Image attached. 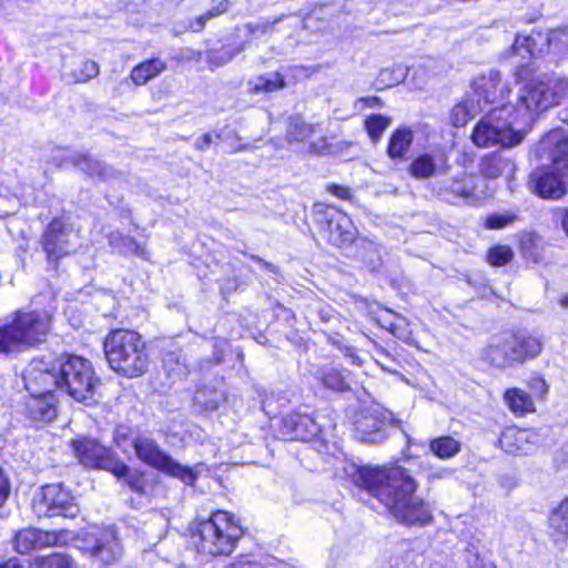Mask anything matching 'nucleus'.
Wrapping results in <instances>:
<instances>
[{
    "label": "nucleus",
    "instance_id": "nucleus-54",
    "mask_svg": "<svg viewBox=\"0 0 568 568\" xmlns=\"http://www.w3.org/2000/svg\"><path fill=\"white\" fill-rule=\"evenodd\" d=\"M327 192L342 200H351L352 192L349 187L336 184H329L326 187Z\"/></svg>",
    "mask_w": 568,
    "mask_h": 568
},
{
    "label": "nucleus",
    "instance_id": "nucleus-2",
    "mask_svg": "<svg viewBox=\"0 0 568 568\" xmlns=\"http://www.w3.org/2000/svg\"><path fill=\"white\" fill-rule=\"evenodd\" d=\"M565 98H568V79L551 81L536 78L519 89L515 103H507L506 106L513 109V116L519 126L527 129L541 112Z\"/></svg>",
    "mask_w": 568,
    "mask_h": 568
},
{
    "label": "nucleus",
    "instance_id": "nucleus-33",
    "mask_svg": "<svg viewBox=\"0 0 568 568\" xmlns=\"http://www.w3.org/2000/svg\"><path fill=\"white\" fill-rule=\"evenodd\" d=\"M165 69V62L160 59L146 60L133 68L130 74L131 80L135 85H143L158 77Z\"/></svg>",
    "mask_w": 568,
    "mask_h": 568
},
{
    "label": "nucleus",
    "instance_id": "nucleus-10",
    "mask_svg": "<svg viewBox=\"0 0 568 568\" xmlns=\"http://www.w3.org/2000/svg\"><path fill=\"white\" fill-rule=\"evenodd\" d=\"M71 448L79 463L87 468H100L112 474H122L126 469V464L93 438L77 437L72 439Z\"/></svg>",
    "mask_w": 568,
    "mask_h": 568
},
{
    "label": "nucleus",
    "instance_id": "nucleus-9",
    "mask_svg": "<svg viewBox=\"0 0 568 568\" xmlns=\"http://www.w3.org/2000/svg\"><path fill=\"white\" fill-rule=\"evenodd\" d=\"M131 443L135 456L146 466L178 478L185 485L193 486L196 483L199 473L194 468L184 466L173 459L153 437L138 434L132 438Z\"/></svg>",
    "mask_w": 568,
    "mask_h": 568
},
{
    "label": "nucleus",
    "instance_id": "nucleus-22",
    "mask_svg": "<svg viewBox=\"0 0 568 568\" xmlns=\"http://www.w3.org/2000/svg\"><path fill=\"white\" fill-rule=\"evenodd\" d=\"M91 555L105 566H111L122 557L123 548L113 527H108L100 534L91 548Z\"/></svg>",
    "mask_w": 568,
    "mask_h": 568
},
{
    "label": "nucleus",
    "instance_id": "nucleus-35",
    "mask_svg": "<svg viewBox=\"0 0 568 568\" xmlns=\"http://www.w3.org/2000/svg\"><path fill=\"white\" fill-rule=\"evenodd\" d=\"M504 398L509 409L516 415L521 416L535 410L530 395L519 388L507 389Z\"/></svg>",
    "mask_w": 568,
    "mask_h": 568
},
{
    "label": "nucleus",
    "instance_id": "nucleus-8",
    "mask_svg": "<svg viewBox=\"0 0 568 568\" xmlns=\"http://www.w3.org/2000/svg\"><path fill=\"white\" fill-rule=\"evenodd\" d=\"M541 352L538 338L521 334H501L493 336L485 349V357L497 368H508L535 358Z\"/></svg>",
    "mask_w": 568,
    "mask_h": 568
},
{
    "label": "nucleus",
    "instance_id": "nucleus-18",
    "mask_svg": "<svg viewBox=\"0 0 568 568\" xmlns=\"http://www.w3.org/2000/svg\"><path fill=\"white\" fill-rule=\"evenodd\" d=\"M53 359L33 358L23 373L24 387L30 395L57 390Z\"/></svg>",
    "mask_w": 568,
    "mask_h": 568
},
{
    "label": "nucleus",
    "instance_id": "nucleus-4",
    "mask_svg": "<svg viewBox=\"0 0 568 568\" xmlns=\"http://www.w3.org/2000/svg\"><path fill=\"white\" fill-rule=\"evenodd\" d=\"M103 347L110 367L119 375L134 378L146 373L149 355L139 333L114 329L106 335Z\"/></svg>",
    "mask_w": 568,
    "mask_h": 568
},
{
    "label": "nucleus",
    "instance_id": "nucleus-57",
    "mask_svg": "<svg viewBox=\"0 0 568 568\" xmlns=\"http://www.w3.org/2000/svg\"><path fill=\"white\" fill-rule=\"evenodd\" d=\"M213 142V138L211 133H205L202 136L197 138L194 146L199 151H205Z\"/></svg>",
    "mask_w": 568,
    "mask_h": 568
},
{
    "label": "nucleus",
    "instance_id": "nucleus-23",
    "mask_svg": "<svg viewBox=\"0 0 568 568\" xmlns=\"http://www.w3.org/2000/svg\"><path fill=\"white\" fill-rule=\"evenodd\" d=\"M539 151L547 154L556 170L568 168V138L564 130L555 129L548 132L539 142Z\"/></svg>",
    "mask_w": 568,
    "mask_h": 568
},
{
    "label": "nucleus",
    "instance_id": "nucleus-38",
    "mask_svg": "<svg viewBox=\"0 0 568 568\" xmlns=\"http://www.w3.org/2000/svg\"><path fill=\"white\" fill-rule=\"evenodd\" d=\"M317 130V125L306 123L301 116L290 118L286 129V139L292 142H303L310 140Z\"/></svg>",
    "mask_w": 568,
    "mask_h": 568
},
{
    "label": "nucleus",
    "instance_id": "nucleus-52",
    "mask_svg": "<svg viewBox=\"0 0 568 568\" xmlns=\"http://www.w3.org/2000/svg\"><path fill=\"white\" fill-rule=\"evenodd\" d=\"M204 396H205L204 390H197L195 393V400L199 404L203 405L205 407V409H209V410L216 409L219 406V403H220L221 395L214 393V397L209 400H205Z\"/></svg>",
    "mask_w": 568,
    "mask_h": 568
},
{
    "label": "nucleus",
    "instance_id": "nucleus-43",
    "mask_svg": "<svg viewBox=\"0 0 568 568\" xmlns=\"http://www.w3.org/2000/svg\"><path fill=\"white\" fill-rule=\"evenodd\" d=\"M119 478H124L126 485L130 489L139 495H144L146 493V479L143 473L133 470L131 471L129 466L126 465L125 471L122 474H113Z\"/></svg>",
    "mask_w": 568,
    "mask_h": 568
},
{
    "label": "nucleus",
    "instance_id": "nucleus-41",
    "mask_svg": "<svg viewBox=\"0 0 568 568\" xmlns=\"http://www.w3.org/2000/svg\"><path fill=\"white\" fill-rule=\"evenodd\" d=\"M392 120L382 114H373L365 120V129L373 143H377Z\"/></svg>",
    "mask_w": 568,
    "mask_h": 568
},
{
    "label": "nucleus",
    "instance_id": "nucleus-62",
    "mask_svg": "<svg viewBox=\"0 0 568 568\" xmlns=\"http://www.w3.org/2000/svg\"><path fill=\"white\" fill-rule=\"evenodd\" d=\"M367 246L368 248H371L373 251V253L376 255V261H374L373 258L371 260V265H372V268H375L379 265V255H378V251L377 248L371 243V242H367Z\"/></svg>",
    "mask_w": 568,
    "mask_h": 568
},
{
    "label": "nucleus",
    "instance_id": "nucleus-31",
    "mask_svg": "<svg viewBox=\"0 0 568 568\" xmlns=\"http://www.w3.org/2000/svg\"><path fill=\"white\" fill-rule=\"evenodd\" d=\"M284 77L280 72H270L248 80V91L253 94L272 93L284 89Z\"/></svg>",
    "mask_w": 568,
    "mask_h": 568
},
{
    "label": "nucleus",
    "instance_id": "nucleus-48",
    "mask_svg": "<svg viewBox=\"0 0 568 568\" xmlns=\"http://www.w3.org/2000/svg\"><path fill=\"white\" fill-rule=\"evenodd\" d=\"M517 215L513 213L491 214L487 216L485 226L487 229H503L517 220Z\"/></svg>",
    "mask_w": 568,
    "mask_h": 568
},
{
    "label": "nucleus",
    "instance_id": "nucleus-29",
    "mask_svg": "<svg viewBox=\"0 0 568 568\" xmlns=\"http://www.w3.org/2000/svg\"><path fill=\"white\" fill-rule=\"evenodd\" d=\"M481 99H475V95L469 93L458 102L450 112L452 124L456 128H462L468 123L469 120L483 112Z\"/></svg>",
    "mask_w": 568,
    "mask_h": 568
},
{
    "label": "nucleus",
    "instance_id": "nucleus-50",
    "mask_svg": "<svg viewBox=\"0 0 568 568\" xmlns=\"http://www.w3.org/2000/svg\"><path fill=\"white\" fill-rule=\"evenodd\" d=\"M529 388L535 396L542 398L548 393V385L546 381L539 376L532 377L529 381Z\"/></svg>",
    "mask_w": 568,
    "mask_h": 568
},
{
    "label": "nucleus",
    "instance_id": "nucleus-12",
    "mask_svg": "<svg viewBox=\"0 0 568 568\" xmlns=\"http://www.w3.org/2000/svg\"><path fill=\"white\" fill-rule=\"evenodd\" d=\"M34 511L38 516H63L74 518L80 508L75 497L62 484H51L42 487V491L34 500Z\"/></svg>",
    "mask_w": 568,
    "mask_h": 568
},
{
    "label": "nucleus",
    "instance_id": "nucleus-13",
    "mask_svg": "<svg viewBox=\"0 0 568 568\" xmlns=\"http://www.w3.org/2000/svg\"><path fill=\"white\" fill-rule=\"evenodd\" d=\"M561 45H568V28L556 29L547 34L531 32L528 36H517L511 50L526 59L538 57L551 47L561 50Z\"/></svg>",
    "mask_w": 568,
    "mask_h": 568
},
{
    "label": "nucleus",
    "instance_id": "nucleus-21",
    "mask_svg": "<svg viewBox=\"0 0 568 568\" xmlns=\"http://www.w3.org/2000/svg\"><path fill=\"white\" fill-rule=\"evenodd\" d=\"M535 193L544 199H559L566 194V182L559 170H536L530 174Z\"/></svg>",
    "mask_w": 568,
    "mask_h": 568
},
{
    "label": "nucleus",
    "instance_id": "nucleus-59",
    "mask_svg": "<svg viewBox=\"0 0 568 568\" xmlns=\"http://www.w3.org/2000/svg\"><path fill=\"white\" fill-rule=\"evenodd\" d=\"M225 568H250V562L244 557L237 558Z\"/></svg>",
    "mask_w": 568,
    "mask_h": 568
},
{
    "label": "nucleus",
    "instance_id": "nucleus-36",
    "mask_svg": "<svg viewBox=\"0 0 568 568\" xmlns=\"http://www.w3.org/2000/svg\"><path fill=\"white\" fill-rule=\"evenodd\" d=\"M462 449V443L452 436L444 435L429 442V450L439 459L455 457Z\"/></svg>",
    "mask_w": 568,
    "mask_h": 568
},
{
    "label": "nucleus",
    "instance_id": "nucleus-61",
    "mask_svg": "<svg viewBox=\"0 0 568 568\" xmlns=\"http://www.w3.org/2000/svg\"><path fill=\"white\" fill-rule=\"evenodd\" d=\"M236 288V281L227 280L225 283H221V290L223 292H232Z\"/></svg>",
    "mask_w": 568,
    "mask_h": 568
},
{
    "label": "nucleus",
    "instance_id": "nucleus-5",
    "mask_svg": "<svg viewBox=\"0 0 568 568\" xmlns=\"http://www.w3.org/2000/svg\"><path fill=\"white\" fill-rule=\"evenodd\" d=\"M243 535V529L234 515L216 510L197 523L193 540L199 552L211 556H229Z\"/></svg>",
    "mask_w": 568,
    "mask_h": 568
},
{
    "label": "nucleus",
    "instance_id": "nucleus-1",
    "mask_svg": "<svg viewBox=\"0 0 568 568\" xmlns=\"http://www.w3.org/2000/svg\"><path fill=\"white\" fill-rule=\"evenodd\" d=\"M354 483L376 497L397 520L406 525H425L432 520L429 506L415 495L418 483L403 466L358 468Z\"/></svg>",
    "mask_w": 568,
    "mask_h": 568
},
{
    "label": "nucleus",
    "instance_id": "nucleus-44",
    "mask_svg": "<svg viewBox=\"0 0 568 568\" xmlns=\"http://www.w3.org/2000/svg\"><path fill=\"white\" fill-rule=\"evenodd\" d=\"M100 72L99 64L92 60L82 61L79 68L74 69L71 77L77 83H84L98 77Z\"/></svg>",
    "mask_w": 568,
    "mask_h": 568
},
{
    "label": "nucleus",
    "instance_id": "nucleus-63",
    "mask_svg": "<svg viewBox=\"0 0 568 568\" xmlns=\"http://www.w3.org/2000/svg\"><path fill=\"white\" fill-rule=\"evenodd\" d=\"M0 568H23L17 559H9L7 562L0 565Z\"/></svg>",
    "mask_w": 568,
    "mask_h": 568
},
{
    "label": "nucleus",
    "instance_id": "nucleus-11",
    "mask_svg": "<svg viewBox=\"0 0 568 568\" xmlns=\"http://www.w3.org/2000/svg\"><path fill=\"white\" fill-rule=\"evenodd\" d=\"M314 213L332 245L347 247L356 239L357 230L353 221L335 206L317 203L314 206Z\"/></svg>",
    "mask_w": 568,
    "mask_h": 568
},
{
    "label": "nucleus",
    "instance_id": "nucleus-20",
    "mask_svg": "<svg viewBox=\"0 0 568 568\" xmlns=\"http://www.w3.org/2000/svg\"><path fill=\"white\" fill-rule=\"evenodd\" d=\"M505 84L501 82L500 72L496 70H489L477 77L471 84V91L468 92L470 95H475V99H481L483 109L491 103L504 99Z\"/></svg>",
    "mask_w": 568,
    "mask_h": 568
},
{
    "label": "nucleus",
    "instance_id": "nucleus-47",
    "mask_svg": "<svg viewBox=\"0 0 568 568\" xmlns=\"http://www.w3.org/2000/svg\"><path fill=\"white\" fill-rule=\"evenodd\" d=\"M38 568H74L73 560L61 554H53L40 559Z\"/></svg>",
    "mask_w": 568,
    "mask_h": 568
},
{
    "label": "nucleus",
    "instance_id": "nucleus-53",
    "mask_svg": "<svg viewBox=\"0 0 568 568\" xmlns=\"http://www.w3.org/2000/svg\"><path fill=\"white\" fill-rule=\"evenodd\" d=\"M316 314L322 323H329L338 317L337 312L328 305L317 307Z\"/></svg>",
    "mask_w": 568,
    "mask_h": 568
},
{
    "label": "nucleus",
    "instance_id": "nucleus-6",
    "mask_svg": "<svg viewBox=\"0 0 568 568\" xmlns=\"http://www.w3.org/2000/svg\"><path fill=\"white\" fill-rule=\"evenodd\" d=\"M511 112L513 109L506 104L490 110L476 124L471 134L473 142L479 148L518 145L524 140L526 129L519 126Z\"/></svg>",
    "mask_w": 568,
    "mask_h": 568
},
{
    "label": "nucleus",
    "instance_id": "nucleus-24",
    "mask_svg": "<svg viewBox=\"0 0 568 568\" xmlns=\"http://www.w3.org/2000/svg\"><path fill=\"white\" fill-rule=\"evenodd\" d=\"M70 163L82 171L90 178H97L101 181H110L113 179H119L121 176V172L115 171L111 166L105 163L91 158L88 154L73 153L69 158Z\"/></svg>",
    "mask_w": 568,
    "mask_h": 568
},
{
    "label": "nucleus",
    "instance_id": "nucleus-49",
    "mask_svg": "<svg viewBox=\"0 0 568 568\" xmlns=\"http://www.w3.org/2000/svg\"><path fill=\"white\" fill-rule=\"evenodd\" d=\"M388 331L403 341H407L410 335L404 318H397L395 322L389 323Z\"/></svg>",
    "mask_w": 568,
    "mask_h": 568
},
{
    "label": "nucleus",
    "instance_id": "nucleus-16",
    "mask_svg": "<svg viewBox=\"0 0 568 568\" xmlns=\"http://www.w3.org/2000/svg\"><path fill=\"white\" fill-rule=\"evenodd\" d=\"M77 234L61 219H54L42 235V247L48 260H58L70 254L77 246Z\"/></svg>",
    "mask_w": 568,
    "mask_h": 568
},
{
    "label": "nucleus",
    "instance_id": "nucleus-17",
    "mask_svg": "<svg viewBox=\"0 0 568 568\" xmlns=\"http://www.w3.org/2000/svg\"><path fill=\"white\" fill-rule=\"evenodd\" d=\"M70 538L71 532L68 530L42 531L34 528H26L16 534L13 548L20 554H28L44 547L65 545Z\"/></svg>",
    "mask_w": 568,
    "mask_h": 568
},
{
    "label": "nucleus",
    "instance_id": "nucleus-56",
    "mask_svg": "<svg viewBox=\"0 0 568 568\" xmlns=\"http://www.w3.org/2000/svg\"><path fill=\"white\" fill-rule=\"evenodd\" d=\"M10 494V484L0 467V508L3 506Z\"/></svg>",
    "mask_w": 568,
    "mask_h": 568
},
{
    "label": "nucleus",
    "instance_id": "nucleus-46",
    "mask_svg": "<svg viewBox=\"0 0 568 568\" xmlns=\"http://www.w3.org/2000/svg\"><path fill=\"white\" fill-rule=\"evenodd\" d=\"M514 257L511 248L507 245H497L487 253V262L493 266H503Z\"/></svg>",
    "mask_w": 568,
    "mask_h": 568
},
{
    "label": "nucleus",
    "instance_id": "nucleus-60",
    "mask_svg": "<svg viewBox=\"0 0 568 568\" xmlns=\"http://www.w3.org/2000/svg\"><path fill=\"white\" fill-rule=\"evenodd\" d=\"M250 257L253 260V261H256L257 263H260L261 265H263L265 268L270 270V271H274L275 266L272 264V263H268L266 261H264L263 258H261L260 256L257 255H253L251 254Z\"/></svg>",
    "mask_w": 568,
    "mask_h": 568
},
{
    "label": "nucleus",
    "instance_id": "nucleus-30",
    "mask_svg": "<svg viewBox=\"0 0 568 568\" xmlns=\"http://www.w3.org/2000/svg\"><path fill=\"white\" fill-rule=\"evenodd\" d=\"M549 534L555 542H562L568 535V497L549 517Z\"/></svg>",
    "mask_w": 568,
    "mask_h": 568
},
{
    "label": "nucleus",
    "instance_id": "nucleus-64",
    "mask_svg": "<svg viewBox=\"0 0 568 568\" xmlns=\"http://www.w3.org/2000/svg\"><path fill=\"white\" fill-rule=\"evenodd\" d=\"M561 226L566 233V235L568 236V210H565L562 212V216H561Z\"/></svg>",
    "mask_w": 568,
    "mask_h": 568
},
{
    "label": "nucleus",
    "instance_id": "nucleus-34",
    "mask_svg": "<svg viewBox=\"0 0 568 568\" xmlns=\"http://www.w3.org/2000/svg\"><path fill=\"white\" fill-rule=\"evenodd\" d=\"M437 168L436 159L432 153H420L412 160L408 172L417 180H426L436 174Z\"/></svg>",
    "mask_w": 568,
    "mask_h": 568
},
{
    "label": "nucleus",
    "instance_id": "nucleus-3",
    "mask_svg": "<svg viewBox=\"0 0 568 568\" xmlns=\"http://www.w3.org/2000/svg\"><path fill=\"white\" fill-rule=\"evenodd\" d=\"M53 369L57 374L58 392L85 406L98 402L95 395L101 381L89 359L63 354L53 359Z\"/></svg>",
    "mask_w": 568,
    "mask_h": 568
},
{
    "label": "nucleus",
    "instance_id": "nucleus-40",
    "mask_svg": "<svg viewBox=\"0 0 568 568\" xmlns=\"http://www.w3.org/2000/svg\"><path fill=\"white\" fill-rule=\"evenodd\" d=\"M109 244L120 254H133L140 257H145L144 248L130 236H123L120 233L112 232L109 235Z\"/></svg>",
    "mask_w": 568,
    "mask_h": 568
},
{
    "label": "nucleus",
    "instance_id": "nucleus-58",
    "mask_svg": "<svg viewBox=\"0 0 568 568\" xmlns=\"http://www.w3.org/2000/svg\"><path fill=\"white\" fill-rule=\"evenodd\" d=\"M453 475V470L448 468H443L436 471L429 470L428 471V479H439V478H447Z\"/></svg>",
    "mask_w": 568,
    "mask_h": 568
},
{
    "label": "nucleus",
    "instance_id": "nucleus-32",
    "mask_svg": "<svg viewBox=\"0 0 568 568\" xmlns=\"http://www.w3.org/2000/svg\"><path fill=\"white\" fill-rule=\"evenodd\" d=\"M246 42L239 44H225L221 49H210L206 51V61L210 70L221 68L231 62L236 55L245 50Z\"/></svg>",
    "mask_w": 568,
    "mask_h": 568
},
{
    "label": "nucleus",
    "instance_id": "nucleus-7",
    "mask_svg": "<svg viewBox=\"0 0 568 568\" xmlns=\"http://www.w3.org/2000/svg\"><path fill=\"white\" fill-rule=\"evenodd\" d=\"M50 329V315L39 311H17L11 323L0 327V352L17 351L22 345L40 343Z\"/></svg>",
    "mask_w": 568,
    "mask_h": 568
},
{
    "label": "nucleus",
    "instance_id": "nucleus-25",
    "mask_svg": "<svg viewBox=\"0 0 568 568\" xmlns=\"http://www.w3.org/2000/svg\"><path fill=\"white\" fill-rule=\"evenodd\" d=\"M479 172L488 179H497L499 176H511L516 172L515 162L499 152L486 154L479 163Z\"/></svg>",
    "mask_w": 568,
    "mask_h": 568
},
{
    "label": "nucleus",
    "instance_id": "nucleus-28",
    "mask_svg": "<svg viewBox=\"0 0 568 568\" xmlns=\"http://www.w3.org/2000/svg\"><path fill=\"white\" fill-rule=\"evenodd\" d=\"M535 435L527 429H507L500 438L501 446L510 454H528Z\"/></svg>",
    "mask_w": 568,
    "mask_h": 568
},
{
    "label": "nucleus",
    "instance_id": "nucleus-39",
    "mask_svg": "<svg viewBox=\"0 0 568 568\" xmlns=\"http://www.w3.org/2000/svg\"><path fill=\"white\" fill-rule=\"evenodd\" d=\"M163 368L171 378L182 379L189 374V367L181 351L165 353L163 356Z\"/></svg>",
    "mask_w": 568,
    "mask_h": 568
},
{
    "label": "nucleus",
    "instance_id": "nucleus-55",
    "mask_svg": "<svg viewBox=\"0 0 568 568\" xmlns=\"http://www.w3.org/2000/svg\"><path fill=\"white\" fill-rule=\"evenodd\" d=\"M133 81L131 80V75L129 78H123L118 81V83L114 85L112 95L114 98L123 95L125 92L132 89Z\"/></svg>",
    "mask_w": 568,
    "mask_h": 568
},
{
    "label": "nucleus",
    "instance_id": "nucleus-37",
    "mask_svg": "<svg viewBox=\"0 0 568 568\" xmlns=\"http://www.w3.org/2000/svg\"><path fill=\"white\" fill-rule=\"evenodd\" d=\"M318 378L322 384L332 390L335 392H347L351 389V386L347 381V375L345 372L339 371L335 367H324L318 371Z\"/></svg>",
    "mask_w": 568,
    "mask_h": 568
},
{
    "label": "nucleus",
    "instance_id": "nucleus-15",
    "mask_svg": "<svg viewBox=\"0 0 568 568\" xmlns=\"http://www.w3.org/2000/svg\"><path fill=\"white\" fill-rule=\"evenodd\" d=\"M393 420L392 413L381 407H372L354 422L355 436L361 442L378 444L388 436V427Z\"/></svg>",
    "mask_w": 568,
    "mask_h": 568
},
{
    "label": "nucleus",
    "instance_id": "nucleus-26",
    "mask_svg": "<svg viewBox=\"0 0 568 568\" xmlns=\"http://www.w3.org/2000/svg\"><path fill=\"white\" fill-rule=\"evenodd\" d=\"M27 410L32 419L51 422L57 416V399L52 392L30 395L27 402Z\"/></svg>",
    "mask_w": 568,
    "mask_h": 568
},
{
    "label": "nucleus",
    "instance_id": "nucleus-45",
    "mask_svg": "<svg viewBox=\"0 0 568 568\" xmlns=\"http://www.w3.org/2000/svg\"><path fill=\"white\" fill-rule=\"evenodd\" d=\"M282 19H283V16H280L274 19H261L258 21L247 22L244 24V29L252 37H261V36L273 32L274 27L278 22H281Z\"/></svg>",
    "mask_w": 568,
    "mask_h": 568
},
{
    "label": "nucleus",
    "instance_id": "nucleus-42",
    "mask_svg": "<svg viewBox=\"0 0 568 568\" xmlns=\"http://www.w3.org/2000/svg\"><path fill=\"white\" fill-rule=\"evenodd\" d=\"M229 9L230 2L227 0L220 1L216 7L197 17L195 20H191L186 28L193 32H201L209 20L225 13Z\"/></svg>",
    "mask_w": 568,
    "mask_h": 568
},
{
    "label": "nucleus",
    "instance_id": "nucleus-19",
    "mask_svg": "<svg viewBox=\"0 0 568 568\" xmlns=\"http://www.w3.org/2000/svg\"><path fill=\"white\" fill-rule=\"evenodd\" d=\"M481 182L478 176L463 173L452 180L449 185L442 187L438 194L445 201L463 200L468 204H477L485 197V191L479 186Z\"/></svg>",
    "mask_w": 568,
    "mask_h": 568
},
{
    "label": "nucleus",
    "instance_id": "nucleus-27",
    "mask_svg": "<svg viewBox=\"0 0 568 568\" xmlns=\"http://www.w3.org/2000/svg\"><path fill=\"white\" fill-rule=\"evenodd\" d=\"M414 142V132L408 126L397 128L389 136L387 144V156L394 161L406 159Z\"/></svg>",
    "mask_w": 568,
    "mask_h": 568
},
{
    "label": "nucleus",
    "instance_id": "nucleus-51",
    "mask_svg": "<svg viewBox=\"0 0 568 568\" xmlns=\"http://www.w3.org/2000/svg\"><path fill=\"white\" fill-rule=\"evenodd\" d=\"M131 428L125 425H119L114 429L113 439L118 447H123L130 439Z\"/></svg>",
    "mask_w": 568,
    "mask_h": 568
},
{
    "label": "nucleus",
    "instance_id": "nucleus-14",
    "mask_svg": "<svg viewBox=\"0 0 568 568\" xmlns=\"http://www.w3.org/2000/svg\"><path fill=\"white\" fill-rule=\"evenodd\" d=\"M322 427L307 406H301L282 417L280 433L290 440H311L317 437Z\"/></svg>",
    "mask_w": 568,
    "mask_h": 568
}]
</instances>
